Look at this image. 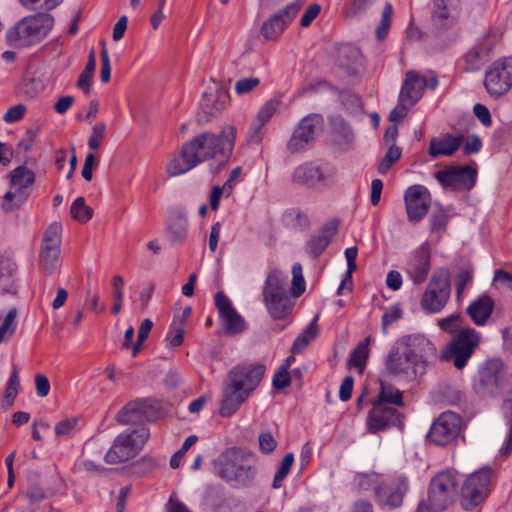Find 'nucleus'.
<instances>
[{"label": "nucleus", "mask_w": 512, "mask_h": 512, "mask_svg": "<svg viewBox=\"0 0 512 512\" xmlns=\"http://www.w3.org/2000/svg\"><path fill=\"white\" fill-rule=\"evenodd\" d=\"M235 138L234 126L224 127L219 134L205 132L197 135L182 146L178 156L169 161L167 173L175 177L210 159L227 160L234 147Z\"/></svg>", "instance_id": "f257e3e1"}, {"label": "nucleus", "mask_w": 512, "mask_h": 512, "mask_svg": "<svg viewBox=\"0 0 512 512\" xmlns=\"http://www.w3.org/2000/svg\"><path fill=\"white\" fill-rule=\"evenodd\" d=\"M54 18L47 13L26 16L6 31V42L14 48H28L43 41L53 28Z\"/></svg>", "instance_id": "f03ea898"}, {"label": "nucleus", "mask_w": 512, "mask_h": 512, "mask_svg": "<svg viewBox=\"0 0 512 512\" xmlns=\"http://www.w3.org/2000/svg\"><path fill=\"white\" fill-rule=\"evenodd\" d=\"M286 275L273 269L269 272L262 290L263 302L274 320H283L293 310L294 302L286 290Z\"/></svg>", "instance_id": "7ed1b4c3"}, {"label": "nucleus", "mask_w": 512, "mask_h": 512, "mask_svg": "<svg viewBox=\"0 0 512 512\" xmlns=\"http://www.w3.org/2000/svg\"><path fill=\"white\" fill-rule=\"evenodd\" d=\"M480 341L479 333L470 327L462 328L441 351L442 361H452L453 365L461 370L471 358Z\"/></svg>", "instance_id": "20e7f679"}, {"label": "nucleus", "mask_w": 512, "mask_h": 512, "mask_svg": "<svg viewBox=\"0 0 512 512\" xmlns=\"http://www.w3.org/2000/svg\"><path fill=\"white\" fill-rule=\"evenodd\" d=\"M149 436L150 433L146 427L119 434L105 454V461L109 464H118L134 458L147 442Z\"/></svg>", "instance_id": "39448f33"}, {"label": "nucleus", "mask_w": 512, "mask_h": 512, "mask_svg": "<svg viewBox=\"0 0 512 512\" xmlns=\"http://www.w3.org/2000/svg\"><path fill=\"white\" fill-rule=\"evenodd\" d=\"M398 345L414 365V377L423 375L430 361L437 356L435 345L424 334L403 336L398 340Z\"/></svg>", "instance_id": "423d86ee"}, {"label": "nucleus", "mask_w": 512, "mask_h": 512, "mask_svg": "<svg viewBox=\"0 0 512 512\" xmlns=\"http://www.w3.org/2000/svg\"><path fill=\"white\" fill-rule=\"evenodd\" d=\"M458 477L454 471L435 475L429 485L427 505L434 512H441L452 504L458 494Z\"/></svg>", "instance_id": "0eeeda50"}, {"label": "nucleus", "mask_w": 512, "mask_h": 512, "mask_svg": "<svg viewBox=\"0 0 512 512\" xmlns=\"http://www.w3.org/2000/svg\"><path fill=\"white\" fill-rule=\"evenodd\" d=\"M336 168L327 162L314 160L297 166L292 174L295 184L314 189L326 187L334 183Z\"/></svg>", "instance_id": "6e6552de"}, {"label": "nucleus", "mask_w": 512, "mask_h": 512, "mask_svg": "<svg viewBox=\"0 0 512 512\" xmlns=\"http://www.w3.org/2000/svg\"><path fill=\"white\" fill-rule=\"evenodd\" d=\"M451 294L450 274L447 269L438 270L430 279L420 301L428 313H438L447 304Z\"/></svg>", "instance_id": "1a4fd4ad"}, {"label": "nucleus", "mask_w": 512, "mask_h": 512, "mask_svg": "<svg viewBox=\"0 0 512 512\" xmlns=\"http://www.w3.org/2000/svg\"><path fill=\"white\" fill-rule=\"evenodd\" d=\"M506 369L502 361L492 359L485 362L473 380V390L479 396H494L502 389Z\"/></svg>", "instance_id": "9d476101"}, {"label": "nucleus", "mask_w": 512, "mask_h": 512, "mask_svg": "<svg viewBox=\"0 0 512 512\" xmlns=\"http://www.w3.org/2000/svg\"><path fill=\"white\" fill-rule=\"evenodd\" d=\"M35 174L25 166H19L10 173L9 190L4 195L2 204L6 212L12 211L23 204L29 193L27 189L34 183Z\"/></svg>", "instance_id": "9b49d317"}, {"label": "nucleus", "mask_w": 512, "mask_h": 512, "mask_svg": "<svg viewBox=\"0 0 512 512\" xmlns=\"http://www.w3.org/2000/svg\"><path fill=\"white\" fill-rule=\"evenodd\" d=\"M484 86L493 98L506 94L512 87V57L499 59L485 72Z\"/></svg>", "instance_id": "f8f14e48"}, {"label": "nucleus", "mask_w": 512, "mask_h": 512, "mask_svg": "<svg viewBox=\"0 0 512 512\" xmlns=\"http://www.w3.org/2000/svg\"><path fill=\"white\" fill-rule=\"evenodd\" d=\"M434 177L444 189L469 191L476 183L477 170L471 166L448 165L435 172Z\"/></svg>", "instance_id": "ddd939ff"}, {"label": "nucleus", "mask_w": 512, "mask_h": 512, "mask_svg": "<svg viewBox=\"0 0 512 512\" xmlns=\"http://www.w3.org/2000/svg\"><path fill=\"white\" fill-rule=\"evenodd\" d=\"M489 483V468H483L471 474L461 489L462 506L469 510L480 504L488 495Z\"/></svg>", "instance_id": "4468645a"}, {"label": "nucleus", "mask_w": 512, "mask_h": 512, "mask_svg": "<svg viewBox=\"0 0 512 512\" xmlns=\"http://www.w3.org/2000/svg\"><path fill=\"white\" fill-rule=\"evenodd\" d=\"M461 425V417L458 414L451 411L443 412L431 425L427 438L436 445H447L457 438Z\"/></svg>", "instance_id": "2eb2a0df"}, {"label": "nucleus", "mask_w": 512, "mask_h": 512, "mask_svg": "<svg viewBox=\"0 0 512 512\" xmlns=\"http://www.w3.org/2000/svg\"><path fill=\"white\" fill-rule=\"evenodd\" d=\"M431 193L423 185H412L404 193L407 219L411 223H418L424 219L431 206Z\"/></svg>", "instance_id": "dca6fc26"}, {"label": "nucleus", "mask_w": 512, "mask_h": 512, "mask_svg": "<svg viewBox=\"0 0 512 512\" xmlns=\"http://www.w3.org/2000/svg\"><path fill=\"white\" fill-rule=\"evenodd\" d=\"M301 9V4L293 2L271 15L261 26L260 34L265 41H276L292 23Z\"/></svg>", "instance_id": "f3484780"}, {"label": "nucleus", "mask_w": 512, "mask_h": 512, "mask_svg": "<svg viewBox=\"0 0 512 512\" xmlns=\"http://www.w3.org/2000/svg\"><path fill=\"white\" fill-rule=\"evenodd\" d=\"M323 119L318 114L305 116L295 128L288 141L287 148L291 153L304 150L315 139L316 132L321 128Z\"/></svg>", "instance_id": "a211bd4d"}, {"label": "nucleus", "mask_w": 512, "mask_h": 512, "mask_svg": "<svg viewBox=\"0 0 512 512\" xmlns=\"http://www.w3.org/2000/svg\"><path fill=\"white\" fill-rule=\"evenodd\" d=\"M156 408L150 399H136L128 402L116 415L122 425L141 424L156 417Z\"/></svg>", "instance_id": "6ab92c4d"}, {"label": "nucleus", "mask_w": 512, "mask_h": 512, "mask_svg": "<svg viewBox=\"0 0 512 512\" xmlns=\"http://www.w3.org/2000/svg\"><path fill=\"white\" fill-rule=\"evenodd\" d=\"M459 13L445 11L430 12V29L432 34L449 44L459 37L458 29Z\"/></svg>", "instance_id": "aec40b11"}, {"label": "nucleus", "mask_w": 512, "mask_h": 512, "mask_svg": "<svg viewBox=\"0 0 512 512\" xmlns=\"http://www.w3.org/2000/svg\"><path fill=\"white\" fill-rule=\"evenodd\" d=\"M214 301L227 334L237 335L246 330L247 324L244 318L237 312L230 299L222 291L216 293Z\"/></svg>", "instance_id": "412c9836"}, {"label": "nucleus", "mask_w": 512, "mask_h": 512, "mask_svg": "<svg viewBox=\"0 0 512 512\" xmlns=\"http://www.w3.org/2000/svg\"><path fill=\"white\" fill-rule=\"evenodd\" d=\"M372 409L367 416V429L377 433L391 426H402V415L396 407L372 403Z\"/></svg>", "instance_id": "4be33fe9"}, {"label": "nucleus", "mask_w": 512, "mask_h": 512, "mask_svg": "<svg viewBox=\"0 0 512 512\" xmlns=\"http://www.w3.org/2000/svg\"><path fill=\"white\" fill-rule=\"evenodd\" d=\"M431 268V251L428 242L421 244L407 263L406 272L414 284L423 283Z\"/></svg>", "instance_id": "5701e85b"}, {"label": "nucleus", "mask_w": 512, "mask_h": 512, "mask_svg": "<svg viewBox=\"0 0 512 512\" xmlns=\"http://www.w3.org/2000/svg\"><path fill=\"white\" fill-rule=\"evenodd\" d=\"M264 374V365L244 364L233 367L228 376L235 380L248 394H251L260 384Z\"/></svg>", "instance_id": "b1692460"}, {"label": "nucleus", "mask_w": 512, "mask_h": 512, "mask_svg": "<svg viewBox=\"0 0 512 512\" xmlns=\"http://www.w3.org/2000/svg\"><path fill=\"white\" fill-rule=\"evenodd\" d=\"M249 395L250 394L242 389L235 380L227 376L219 410L220 415L223 417L232 416L246 401Z\"/></svg>", "instance_id": "393cba45"}, {"label": "nucleus", "mask_w": 512, "mask_h": 512, "mask_svg": "<svg viewBox=\"0 0 512 512\" xmlns=\"http://www.w3.org/2000/svg\"><path fill=\"white\" fill-rule=\"evenodd\" d=\"M407 489V481L400 478L391 484L377 486L375 488V497L380 505L389 508H397L402 504Z\"/></svg>", "instance_id": "a878e982"}, {"label": "nucleus", "mask_w": 512, "mask_h": 512, "mask_svg": "<svg viewBox=\"0 0 512 512\" xmlns=\"http://www.w3.org/2000/svg\"><path fill=\"white\" fill-rule=\"evenodd\" d=\"M338 225V220L332 219L321 227L317 233L311 235L305 244V250L310 257L317 258L325 251L336 235Z\"/></svg>", "instance_id": "bb28decb"}, {"label": "nucleus", "mask_w": 512, "mask_h": 512, "mask_svg": "<svg viewBox=\"0 0 512 512\" xmlns=\"http://www.w3.org/2000/svg\"><path fill=\"white\" fill-rule=\"evenodd\" d=\"M426 85V77L421 76L414 70L408 71L405 75V80L402 84L399 98H401L402 102H408L410 105H415L421 99Z\"/></svg>", "instance_id": "cd10ccee"}, {"label": "nucleus", "mask_w": 512, "mask_h": 512, "mask_svg": "<svg viewBox=\"0 0 512 512\" xmlns=\"http://www.w3.org/2000/svg\"><path fill=\"white\" fill-rule=\"evenodd\" d=\"M385 368L390 375H412L414 377V365L408 360L407 354L403 353V348L398 345V341L385 359Z\"/></svg>", "instance_id": "c85d7f7f"}, {"label": "nucleus", "mask_w": 512, "mask_h": 512, "mask_svg": "<svg viewBox=\"0 0 512 512\" xmlns=\"http://www.w3.org/2000/svg\"><path fill=\"white\" fill-rule=\"evenodd\" d=\"M464 136L445 134L441 138H432L430 141L428 154L432 158L440 156H452L462 145Z\"/></svg>", "instance_id": "c756f323"}, {"label": "nucleus", "mask_w": 512, "mask_h": 512, "mask_svg": "<svg viewBox=\"0 0 512 512\" xmlns=\"http://www.w3.org/2000/svg\"><path fill=\"white\" fill-rule=\"evenodd\" d=\"M278 107V103L273 100H269L260 108L255 116V119L251 123L250 131L247 139L251 143H260L262 140V128L266 123L273 117Z\"/></svg>", "instance_id": "7c9ffc66"}, {"label": "nucleus", "mask_w": 512, "mask_h": 512, "mask_svg": "<svg viewBox=\"0 0 512 512\" xmlns=\"http://www.w3.org/2000/svg\"><path fill=\"white\" fill-rule=\"evenodd\" d=\"M228 95L222 91L205 92L201 101V109L204 117L200 120L209 121L212 117L218 115L226 107Z\"/></svg>", "instance_id": "2f4dec72"}, {"label": "nucleus", "mask_w": 512, "mask_h": 512, "mask_svg": "<svg viewBox=\"0 0 512 512\" xmlns=\"http://www.w3.org/2000/svg\"><path fill=\"white\" fill-rule=\"evenodd\" d=\"M337 61L339 67L349 75L355 74L358 66L362 64L361 51L354 45L343 44L338 48Z\"/></svg>", "instance_id": "473e14b6"}, {"label": "nucleus", "mask_w": 512, "mask_h": 512, "mask_svg": "<svg viewBox=\"0 0 512 512\" xmlns=\"http://www.w3.org/2000/svg\"><path fill=\"white\" fill-rule=\"evenodd\" d=\"M494 301L488 295H482L467 308V314L477 326H483L491 316Z\"/></svg>", "instance_id": "72a5a7b5"}, {"label": "nucleus", "mask_w": 512, "mask_h": 512, "mask_svg": "<svg viewBox=\"0 0 512 512\" xmlns=\"http://www.w3.org/2000/svg\"><path fill=\"white\" fill-rule=\"evenodd\" d=\"M16 270V264L10 257H1L0 291L2 293L15 294L17 292Z\"/></svg>", "instance_id": "f704fd0d"}, {"label": "nucleus", "mask_w": 512, "mask_h": 512, "mask_svg": "<svg viewBox=\"0 0 512 512\" xmlns=\"http://www.w3.org/2000/svg\"><path fill=\"white\" fill-rule=\"evenodd\" d=\"M373 403L384 406L401 407L404 405L403 393L390 384L380 382V390Z\"/></svg>", "instance_id": "c9c22d12"}, {"label": "nucleus", "mask_w": 512, "mask_h": 512, "mask_svg": "<svg viewBox=\"0 0 512 512\" xmlns=\"http://www.w3.org/2000/svg\"><path fill=\"white\" fill-rule=\"evenodd\" d=\"M62 226L59 222H52L44 231L40 249L61 251Z\"/></svg>", "instance_id": "e433bc0d"}, {"label": "nucleus", "mask_w": 512, "mask_h": 512, "mask_svg": "<svg viewBox=\"0 0 512 512\" xmlns=\"http://www.w3.org/2000/svg\"><path fill=\"white\" fill-rule=\"evenodd\" d=\"M235 452L233 450H227L222 453L217 461V473L220 478L226 481H233L236 476L237 463L234 461Z\"/></svg>", "instance_id": "4c0bfd02"}, {"label": "nucleus", "mask_w": 512, "mask_h": 512, "mask_svg": "<svg viewBox=\"0 0 512 512\" xmlns=\"http://www.w3.org/2000/svg\"><path fill=\"white\" fill-rule=\"evenodd\" d=\"M28 488L25 496L31 504L38 503L48 497L47 491L44 490L37 473H31L28 476Z\"/></svg>", "instance_id": "58836bf2"}, {"label": "nucleus", "mask_w": 512, "mask_h": 512, "mask_svg": "<svg viewBox=\"0 0 512 512\" xmlns=\"http://www.w3.org/2000/svg\"><path fill=\"white\" fill-rule=\"evenodd\" d=\"M317 321L318 315H316L306 329L298 335L293 343L292 353H300L308 346L309 342L317 336Z\"/></svg>", "instance_id": "ea45409f"}, {"label": "nucleus", "mask_w": 512, "mask_h": 512, "mask_svg": "<svg viewBox=\"0 0 512 512\" xmlns=\"http://www.w3.org/2000/svg\"><path fill=\"white\" fill-rule=\"evenodd\" d=\"M61 251L39 250L38 265L46 275H51L57 268Z\"/></svg>", "instance_id": "a19ab883"}, {"label": "nucleus", "mask_w": 512, "mask_h": 512, "mask_svg": "<svg viewBox=\"0 0 512 512\" xmlns=\"http://www.w3.org/2000/svg\"><path fill=\"white\" fill-rule=\"evenodd\" d=\"M188 222L186 217L182 215L176 216L172 219L167 227L168 237L173 242H181L185 239L187 234Z\"/></svg>", "instance_id": "79ce46f5"}, {"label": "nucleus", "mask_w": 512, "mask_h": 512, "mask_svg": "<svg viewBox=\"0 0 512 512\" xmlns=\"http://www.w3.org/2000/svg\"><path fill=\"white\" fill-rule=\"evenodd\" d=\"M377 0H350L344 7L343 13L347 18H354L367 13Z\"/></svg>", "instance_id": "37998d69"}, {"label": "nucleus", "mask_w": 512, "mask_h": 512, "mask_svg": "<svg viewBox=\"0 0 512 512\" xmlns=\"http://www.w3.org/2000/svg\"><path fill=\"white\" fill-rule=\"evenodd\" d=\"M370 337H367L363 342L359 343L349 356L348 364L351 367H356L362 370L366 364L369 354Z\"/></svg>", "instance_id": "c03bdc74"}, {"label": "nucleus", "mask_w": 512, "mask_h": 512, "mask_svg": "<svg viewBox=\"0 0 512 512\" xmlns=\"http://www.w3.org/2000/svg\"><path fill=\"white\" fill-rule=\"evenodd\" d=\"M70 213L72 218L80 223L88 222L93 216L92 208L85 204L83 197H78L74 200L70 208Z\"/></svg>", "instance_id": "a18cd8bd"}, {"label": "nucleus", "mask_w": 512, "mask_h": 512, "mask_svg": "<svg viewBox=\"0 0 512 512\" xmlns=\"http://www.w3.org/2000/svg\"><path fill=\"white\" fill-rule=\"evenodd\" d=\"M401 153L400 147L396 144H391L378 165V172L380 174H386L392 165L400 159Z\"/></svg>", "instance_id": "49530a36"}, {"label": "nucleus", "mask_w": 512, "mask_h": 512, "mask_svg": "<svg viewBox=\"0 0 512 512\" xmlns=\"http://www.w3.org/2000/svg\"><path fill=\"white\" fill-rule=\"evenodd\" d=\"M294 462L293 453H287L282 459L273 479L272 487L278 489L282 486L283 480L287 477Z\"/></svg>", "instance_id": "de8ad7c7"}, {"label": "nucleus", "mask_w": 512, "mask_h": 512, "mask_svg": "<svg viewBox=\"0 0 512 512\" xmlns=\"http://www.w3.org/2000/svg\"><path fill=\"white\" fill-rule=\"evenodd\" d=\"M16 309H11L0 326V343L12 337L16 330Z\"/></svg>", "instance_id": "09e8293b"}, {"label": "nucleus", "mask_w": 512, "mask_h": 512, "mask_svg": "<svg viewBox=\"0 0 512 512\" xmlns=\"http://www.w3.org/2000/svg\"><path fill=\"white\" fill-rule=\"evenodd\" d=\"M484 56V48L481 44L473 45L464 55L465 63L468 70H476L479 67L480 61Z\"/></svg>", "instance_id": "8fccbe9b"}, {"label": "nucleus", "mask_w": 512, "mask_h": 512, "mask_svg": "<svg viewBox=\"0 0 512 512\" xmlns=\"http://www.w3.org/2000/svg\"><path fill=\"white\" fill-rule=\"evenodd\" d=\"M392 12V5L387 2L382 11L380 24L377 26L376 29V37L379 40H383L388 34V31L391 26Z\"/></svg>", "instance_id": "3c124183"}, {"label": "nucleus", "mask_w": 512, "mask_h": 512, "mask_svg": "<svg viewBox=\"0 0 512 512\" xmlns=\"http://www.w3.org/2000/svg\"><path fill=\"white\" fill-rule=\"evenodd\" d=\"M112 285L114 288V304L112 306V313L118 314L122 309L123 302V288H124V279L120 275H114L112 279Z\"/></svg>", "instance_id": "603ef678"}, {"label": "nucleus", "mask_w": 512, "mask_h": 512, "mask_svg": "<svg viewBox=\"0 0 512 512\" xmlns=\"http://www.w3.org/2000/svg\"><path fill=\"white\" fill-rule=\"evenodd\" d=\"M305 291V280L302 274V266L295 263L292 266V295L299 297Z\"/></svg>", "instance_id": "864d4df0"}, {"label": "nucleus", "mask_w": 512, "mask_h": 512, "mask_svg": "<svg viewBox=\"0 0 512 512\" xmlns=\"http://www.w3.org/2000/svg\"><path fill=\"white\" fill-rule=\"evenodd\" d=\"M18 374V367L14 364L12 367V373L5 389V399L9 401V404L13 402L19 391L20 382Z\"/></svg>", "instance_id": "5fc2aeb1"}, {"label": "nucleus", "mask_w": 512, "mask_h": 512, "mask_svg": "<svg viewBox=\"0 0 512 512\" xmlns=\"http://www.w3.org/2000/svg\"><path fill=\"white\" fill-rule=\"evenodd\" d=\"M461 316L459 314H453L446 318L439 319L437 321V325L440 327L441 330L449 333V334H455L461 330Z\"/></svg>", "instance_id": "6e6d98bb"}, {"label": "nucleus", "mask_w": 512, "mask_h": 512, "mask_svg": "<svg viewBox=\"0 0 512 512\" xmlns=\"http://www.w3.org/2000/svg\"><path fill=\"white\" fill-rule=\"evenodd\" d=\"M153 327V322L150 319H144L140 327L138 329V336L136 343L132 346L133 350V356H136L138 352L140 351L143 342L147 339L149 333L151 332V329Z\"/></svg>", "instance_id": "4d7b16f0"}, {"label": "nucleus", "mask_w": 512, "mask_h": 512, "mask_svg": "<svg viewBox=\"0 0 512 512\" xmlns=\"http://www.w3.org/2000/svg\"><path fill=\"white\" fill-rule=\"evenodd\" d=\"M259 449L263 454H271L277 447V441L270 431H263L258 437Z\"/></svg>", "instance_id": "13d9d810"}, {"label": "nucleus", "mask_w": 512, "mask_h": 512, "mask_svg": "<svg viewBox=\"0 0 512 512\" xmlns=\"http://www.w3.org/2000/svg\"><path fill=\"white\" fill-rule=\"evenodd\" d=\"M197 440L198 438L196 435H191L186 438L182 447L171 457V468L176 469L179 467L181 459L184 457V455L190 449V447H192L197 442Z\"/></svg>", "instance_id": "bf43d9fd"}, {"label": "nucleus", "mask_w": 512, "mask_h": 512, "mask_svg": "<svg viewBox=\"0 0 512 512\" xmlns=\"http://www.w3.org/2000/svg\"><path fill=\"white\" fill-rule=\"evenodd\" d=\"M106 132V125L102 122L93 126L91 134L88 139V146L92 150L99 148Z\"/></svg>", "instance_id": "052dcab7"}, {"label": "nucleus", "mask_w": 512, "mask_h": 512, "mask_svg": "<svg viewBox=\"0 0 512 512\" xmlns=\"http://www.w3.org/2000/svg\"><path fill=\"white\" fill-rule=\"evenodd\" d=\"M77 425L76 418H68L60 421L55 426V434L59 438L69 437Z\"/></svg>", "instance_id": "680f3d73"}, {"label": "nucleus", "mask_w": 512, "mask_h": 512, "mask_svg": "<svg viewBox=\"0 0 512 512\" xmlns=\"http://www.w3.org/2000/svg\"><path fill=\"white\" fill-rule=\"evenodd\" d=\"M460 0H432L431 11L459 13Z\"/></svg>", "instance_id": "e2e57ef3"}, {"label": "nucleus", "mask_w": 512, "mask_h": 512, "mask_svg": "<svg viewBox=\"0 0 512 512\" xmlns=\"http://www.w3.org/2000/svg\"><path fill=\"white\" fill-rule=\"evenodd\" d=\"M413 106L414 105H410L408 102H402L401 98L398 97V103L390 112L389 120L395 124L401 122L407 115L408 110Z\"/></svg>", "instance_id": "0e129e2a"}, {"label": "nucleus", "mask_w": 512, "mask_h": 512, "mask_svg": "<svg viewBox=\"0 0 512 512\" xmlns=\"http://www.w3.org/2000/svg\"><path fill=\"white\" fill-rule=\"evenodd\" d=\"M473 278L472 270L463 269L459 272L456 277V296L458 299L461 298L466 286L471 283Z\"/></svg>", "instance_id": "69168bd1"}, {"label": "nucleus", "mask_w": 512, "mask_h": 512, "mask_svg": "<svg viewBox=\"0 0 512 512\" xmlns=\"http://www.w3.org/2000/svg\"><path fill=\"white\" fill-rule=\"evenodd\" d=\"M260 84V80L257 77H249L239 79L235 84V91L237 94L242 95L251 92Z\"/></svg>", "instance_id": "338daca9"}, {"label": "nucleus", "mask_w": 512, "mask_h": 512, "mask_svg": "<svg viewBox=\"0 0 512 512\" xmlns=\"http://www.w3.org/2000/svg\"><path fill=\"white\" fill-rule=\"evenodd\" d=\"M184 327L179 326H171L169 332L166 335V341L168 342L169 347H177L183 343L184 340Z\"/></svg>", "instance_id": "774afa93"}]
</instances>
